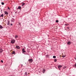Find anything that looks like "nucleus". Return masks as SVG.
<instances>
[{
    "label": "nucleus",
    "instance_id": "1",
    "mask_svg": "<svg viewBox=\"0 0 76 76\" xmlns=\"http://www.w3.org/2000/svg\"><path fill=\"white\" fill-rule=\"evenodd\" d=\"M15 40L14 39H12L11 41V43H12V44H14V43H15Z\"/></svg>",
    "mask_w": 76,
    "mask_h": 76
},
{
    "label": "nucleus",
    "instance_id": "2",
    "mask_svg": "<svg viewBox=\"0 0 76 76\" xmlns=\"http://www.w3.org/2000/svg\"><path fill=\"white\" fill-rule=\"evenodd\" d=\"M28 61L30 63H32L33 62V59H30L28 60Z\"/></svg>",
    "mask_w": 76,
    "mask_h": 76
},
{
    "label": "nucleus",
    "instance_id": "3",
    "mask_svg": "<svg viewBox=\"0 0 76 76\" xmlns=\"http://www.w3.org/2000/svg\"><path fill=\"white\" fill-rule=\"evenodd\" d=\"M59 70H61V67H62V66L61 65H58V66Z\"/></svg>",
    "mask_w": 76,
    "mask_h": 76
},
{
    "label": "nucleus",
    "instance_id": "4",
    "mask_svg": "<svg viewBox=\"0 0 76 76\" xmlns=\"http://www.w3.org/2000/svg\"><path fill=\"white\" fill-rule=\"evenodd\" d=\"M4 13L5 15H9V13H8V12H7L6 11H4Z\"/></svg>",
    "mask_w": 76,
    "mask_h": 76
},
{
    "label": "nucleus",
    "instance_id": "5",
    "mask_svg": "<svg viewBox=\"0 0 76 76\" xmlns=\"http://www.w3.org/2000/svg\"><path fill=\"white\" fill-rule=\"evenodd\" d=\"M23 53H26V51L25 50V48H23L22 49Z\"/></svg>",
    "mask_w": 76,
    "mask_h": 76
},
{
    "label": "nucleus",
    "instance_id": "6",
    "mask_svg": "<svg viewBox=\"0 0 76 76\" xmlns=\"http://www.w3.org/2000/svg\"><path fill=\"white\" fill-rule=\"evenodd\" d=\"M15 48H17L18 49H19L20 48V47H19V46H16Z\"/></svg>",
    "mask_w": 76,
    "mask_h": 76
},
{
    "label": "nucleus",
    "instance_id": "7",
    "mask_svg": "<svg viewBox=\"0 0 76 76\" xmlns=\"http://www.w3.org/2000/svg\"><path fill=\"white\" fill-rule=\"evenodd\" d=\"M24 75H24V76H28V72H26L24 74Z\"/></svg>",
    "mask_w": 76,
    "mask_h": 76
},
{
    "label": "nucleus",
    "instance_id": "8",
    "mask_svg": "<svg viewBox=\"0 0 76 76\" xmlns=\"http://www.w3.org/2000/svg\"><path fill=\"white\" fill-rule=\"evenodd\" d=\"M4 16V15L3 14H2L1 15H0V18L1 17L2 18H3Z\"/></svg>",
    "mask_w": 76,
    "mask_h": 76
},
{
    "label": "nucleus",
    "instance_id": "9",
    "mask_svg": "<svg viewBox=\"0 0 76 76\" xmlns=\"http://www.w3.org/2000/svg\"><path fill=\"white\" fill-rule=\"evenodd\" d=\"M3 51V50H2V48H1L0 49V52L1 53H2Z\"/></svg>",
    "mask_w": 76,
    "mask_h": 76
},
{
    "label": "nucleus",
    "instance_id": "10",
    "mask_svg": "<svg viewBox=\"0 0 76 76\" xmlns=\"http://www.w3.org/2000/svg\"><path fill=\"white\" fill-rule=\"evenodd\" d=\"M17 9H19L20 10L21 9V7L19 6L17 8Z\"/></svg>",
    "mask_w": 76,
    "mask_h": 76
},
{
    "label": "nucleus",
    "instance_id": "11",
    "mask_svg": "<svg viewBox=\"0 0 76 76\" xmlns=\"http://www.w3.org/2000/svg\"><path fill=\"white\" fill-rule=\"evenodd\" d=\"M67 44L68 45H70L71 44V42L70 41H69L67 42Z\"/></svg>",
    "mask_w": 76,
    "mask_h": 76
},
{
    "label": "nucleus",
    "instance_id": "12",
    "mask_svg": "<svg viewBox=\"0 0 76 76\" xmlns=\"http://www.w3.org/2000/svg\"><path fill=\"white\" fill-rule=\"evenodd\" d=\"M22 3V6L23 7V6H24V5H25V3L23 2Z\"/></svg>",
    "mask_w": 76,
    "mask_h": 76
},
{
    "label": "nucleus",
    "instance_id": "13",
    "mask_svg": "<svg viewBox=\"0 0 76 76\" xmlns=\"http://www.w3.org/2000/svg\"><path fill=\"white\" fill-rule=\"evenodd\" d=\"M10 25V22H9V20L7 23V25Z\"/></svg>",
    "mask_w": 76,
    "mask_h": 76
},
{
    "label": "nucleus",
    "instance_id": "14",
    "mask_svg": "<svg viewBox=\"0 0 76 76\" xmlns=\"http://www.w3.org/2000/svg\"><path fill=\"white\" fill-rule=\"evenodd\" d=\"M14 20H15V19H13V18H12V19L11 20V22H14Z\"/></svg>",
    "mask_w": 76,
    "mask_h": 76
},
{
    "label": "nucleus",
    "instance_id": "15",
    "mask_svg": "<svg viewBox=\"0 0 76 76\" xmlns=\"http://www.w3.org/2000/svg\"><path fill=\"white\" fill-rule=\"evenodd\" d=\"M3 26L0 25V29H3Z\"/></svg>",
    "mask_w": 76,
    "mask_h": 76
},
{
    "label": "nucleus",
    "instance_id": "16",
    "mask_svg": "<svg viewBox=\"0 0 76 76\" xmlns=\"http://www.w3.org/2000/svg\"><path fill=\"white\" fill-rule=\"evenodd\" d=\"M12 54H14L15 55V54H16V53H15V51H13Z\"/></svg>",
    "mask_w": 76,
    "mask_h": 76
},
{
    "label": "nucleus",
    "instance_id": "17",
    "mask_svg": "<svg viewBox=\"0 0 76 76\" xmlns=\"http://www.w3.org/2000/svg\"><path fill=\"white\" fill-rule=\"evenodd\" d=\"M15 38H18V35H17L15 36Z\"/></svg>",
    "mask_w": 76,
    "mask_h": 76
},
{
    "label": "nucleus",
    "instance_id": "18",
    "mask_svg": "<svg viewBox=\"0 0 76 76\" xmlns=\"http://www.w3.org/2000/svg\"><path fill=\"white\" fill-rule=\"evenodd\" d=\"M54 62H56L57 61V59H55L54 60Z\"/></svg>",
    "mask_w": 76,
    "mask_h": 76
},
{
    "label": "nucleus",
    "instance_id": "19",
    "mask_svg": "<svg viewBox=\"0 0 76 76\" xmlns=\"http://www.w3.org/2000/svg\"><path fill=\"white\" fill-rule=\"evenodd\" d=\"M1 4L2 5H4V3L3 2H1Z\"/></svg>",
    "mask_w": 76,
    "mask_h": 76
},
{
    "label": "nucleus",
    "instance_id": "20",
    "mask_svg": "<svg viewBox=\"0 0 76 76\" xmlns=\"http://www.w3.org/2000/svg\"><path fill=\"white\" fill-rule=\"evenodd\" d=\"M53 58H56V56H53Z\"/></svg>",
    "mask_w": 76,
    "mask_h": 76
},
{
    "label": "nucleus",
    "instance_id": "21",
    "mask_svg": "<svg viewBox=\"0 0 76 76\" xmlns=\"http://www.w3.org/2000/svg\"><path fill=\"white\" fill-rule=\"evenodd\" d=\"M64 25H65V26H68L69 25V24H64Z\"/></svg>",
    "mask_w": 76,
    "mask_h": 76
},
{
    "label": "nucleus",
    "instance_id": "22",
    "mask_svg": "<svg viewBox=\"0 0 76 76\" xmlns=\"http://www.w3.org/2000/svg\"><path fill=\"white\" fill-rule=\"evenodd\" d=\"M45 72V69H43V73H44V72Z\"/></svg>",
    "mask_w": 76,
    "mask_h": 76
},
{
    "label": "nucleus",
    "instance_id": "23",
    "mask_svg": "<svg viewBox=\"0 0 76 76\" xmlns=\"http://www.w3.org/2000/svg\"><path fill=\"white\" fill-rule=\"evenodd\" d=\"M56 23H58V20H56Z\"/></svg>",
    "mask_w": 76,
    "mask_h": 76
},
{
    "label": "nucleus",
    "instance_id": "24",
    "mask_svg": "<svg viewBox=\"0 0 76 76\" xmlns=\"http://www.w3.org/2000/svg\"><path fill=\"white\" fill-rule=\"evenodd\" d=\"M66 29H70V28L69 27H66Z\"/></svg>",
    "mask_w": 76,
    "mask_h": 76
},
{
    "label": "nucleus",
    "instance_id": "25",
    "mask_svg": "<svg viewBox=\"0 0 76 76\" xmlns=\"http://www.w3.org/2000/svg\"><path fill=\"white\" fill-rule=\"evenodd\" d=\"M75 67V68H76V63H75V64L74 65Z\"/></svg>",
    "mask_w": 76,
    "mask_h": 76
},
{
    "label": "nucleus",
    "instance_id": "26",
    "mask_svg": "<svg viewBox=\"0 0 76 76\" xmlns=\"http://www.w3.org/2000/svg\"><path fill=\"white\" fill-rule=\"evenodd\" d=\"M62 57H63V58H64V57H66V56L63 55L62 56Z\"/></svg>",
    "mask_w": 76,
    "mask_h": 76
},
{
    "label": "nucleus",
    "instance_id": "27",
    "mask_svg": "<svg viewBox=\"0 0 76 76\" xmlns=\"http://www.w3.org/2000/svg\"><path fill=\"white\" fill-rule=\"evenodd\" d=\"M1 63H3V61L2 60L1 61Z\"/></svg>",
    "mask_w": 76,
    "mask_h": 76
},
{
    "label": "nucleus",
    "instance_id": "28",
    "mask_svg": "<svg viewBox=\"0 0 76 76\" xmlns=\"http://www.w3.org/2000/svg\"><path fill=\"white\" fill-rule=\"evenodd\" d=\"M46 57H49V55H48L46 56Z\"/></svg>",
    "mask_w": 76,
    "mask_h": 76
},
{
    "label": "nucleus",
    "instance_id": "29",
    "mask_svg": "<svg viewBox=\"0 0 76 76\" xmlns=\"http://www.w3.org/2000/svg\"><path fill=\"white\" fill-rule=\"evenodd\" d=\"M8 9H9V10H10V8H9V7H8Z\"/></svg>",
    "mask_w": 76,
    "mask_h": 76
},
{
    "label": "nucleus",
    "instance_id": "30",
    "mask_svg": "<svg viewBox=\"0 0 76 76\" xmlns=\"http://www.w3.org/2000/svg\"><path fill=\"white\" fill-rule=\"evenodd\" d=\"M27 52L28 53H29V52H30L29 50H27Z\"/></svg>",
    "mask_w": 76,
    "mask_h": 76
},
{
    "label": "nucleus",
    "instance_id": "31",
    "mask_svg": "<svg viewBox=\"0 0 76 76\" xmlns=\"http://www.w3.org/2000/svg\"><path fill=\"white\" fill-rule=\"evenodd\" d=\"M19 25H21V24H20V23H19Z\"/></svg>",
    "mask_w": 76,
    "mask_h": 76
},
{
    "label": "nucleus",
    "instance_id": "32",
    "mask_svg": "<svg viewBox=\"0 0 76 76\" xmlns=\"http://www.w3.org/2000/svg\"><path fill=\"white\" fill-rule=\"evenodd\" d=\"M10 25L11 26H12V25H13V24H12L11 23V24Z\"/></svg>",
    "mask_w": 76,
    "mask_h": 76
},
{
    "label": "nucleus",
    "instance_id": "33",
    "mask_svg": "<svg viewBox=\"0 0 76 76\" xmlns=\"http://www.w3.org/2000/svg\"><path fill=\"white\" fill-rule=\"evenodd\" d=\"M15 13H17V12H15Z\"/></svg>",
    "mask_w": 76,
    "mask_h": 76
},
{
    "label": "nucleus",
    "instance_id": "34",
    "mask_svg": "<svg viewBox=\"0 0 76 76\" xmlns=\"http://www.w3.org/2000/svg\"><path fill=\"white\" fill-rule=\"evenodd\" d=\"M75 58V60H76V58L75 57V58Z\"/></svg>",
    "mask_w": 76,
    "mask_h": 76
},
{
    "label": "nucleus",
    "instance_id": "35",
    "mask_svg": "<svg viewBox=\"0 0 76 76\" xmlns=\"http://www.w3.org/2000/svg\"><path fill=\"white\" fill-rule=\"evenodd\" d=\"M1 11H2V10H1Z\"/></svg>",
    "mask_w": 76,
    "mask_h": 76
},
{
    "label": "nucleus",
    "instance_id": "36",
    "mask_svg": "<svg viewBox=\"0 0 76 76\" xmlns=\"http://www.w3.org/2000/svg\"><path fill=\"white\" fill-rule=\"evenodd\" d=\"M22 66H23V65H22L21 66V67H22Z\"/></svg>",
    "mask_w": 76,
    "mask_h": 76
},
{
    "label": "nucleus",
    "instance_id": "37",
    "mask_svg": "<svg viewBox=\"0 0 76 76\" xmlns=\"http://www.w3.org/2000/svg\"><path fill=\"white\" fill-rule=\"evenodd\" d=\"M24 54H25V53H24Z\"/></svg>",
    "mask_w": 76,
    "mask_h": 76
}]
</instances>
